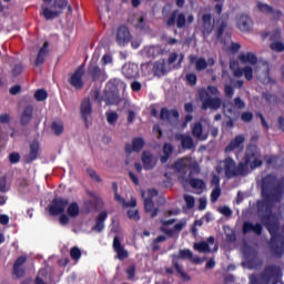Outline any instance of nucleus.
Here are the masks:
<instances>
[{"instance_id":"1","label":"nucleus","mask_w":284,"mask_h":284,"mask_svg":"<svg viewBox=\"0 0 284 284\" xmlns=\"http://www.w3.org/2000/svg\"><path fill=\"white\" fill-rule=\"evenodd\" d=\"M257 212L261 223L271 234V252L281 258L284 254V235L278 233V217L272 212V205L263 201L257 202Z\"/></svg>"},{"instance_id":"2","label":"nucleus","mask_w":284,"mask_h":284,"mask_svg":"<svg viewBox=\"0 0 284 284\" xmlns=\"http://www.w3.org/2000/svg\"><path fill=\"white\" fill-rule=\"evenodd\" d=\"M262 196L271 203H281L284 196V181L268 173L261 180Z\"/></svg>"},{"instance_id":"3","label":"nucleus","mask_w":284,"mask_h":284,"mask_svg":"<svg viewBox=\"0 0 284 284\" xmlns=\"http://www.w3.org/2000/svg\"><path fill=\"white\" fill-rule=\"evenodd\" d=\"M263 166V155L261 149L255 144H248L246 146L243 161L240 162V170L244 172V176H247L252 171Z\"/></svg>"},{"instance_id":"4","label":"nucleus","mask_w":284,"mask_h":284,"mask_svg":"<svg viewBox=\"0 0 284 284\" xmlns=\"http://www.w3.org/2000/svg\"><path fill=\"white\" fill-rule=\"evenodd\" d=\"M281 278H283V270L275 264L266 265L260 275L248 276L250 284H278Z\"/></svg>"},{"instance_id":"5","label":"nucleus","mask_w":284,"mask_h":284,"mask_svg":"<svg viewBox=\"0 0 284 284\" xmlns=\"http://www.w3.org/2000/svg\"><path fill=\"white\" fill-rule=\"evenodd\" d=\"M123 85V82L119 79H112L106 83L103 95L101 92L95 91V101H104L105 105H119L121 103V95L119 94V87Z\"/></svg>"},{"instance_id":"6","label":"nucleus","mask_w":284,"mask_h":284,"mask_svg":"<svg viewBox=\"0 0 284 284\" xmlns=\"http://www.w3.org/2000/svg\"><path fill=\"white\" fill-rule=\"evenodd\" d=\"M68 10L69 14H72V6L69 4L68 0H53L51 8L45 7L42 4V12L41 14L47 21H52L63 14V11Z\"/></svg>"},{"instance_id":"7","label":"nucleus","mask_w":284,"mask_h":284,"mask_svg":"<svg viewBox=\"0 0 284 284\" xmlns=\"http://www.w3.org/2000/svg\"><path fill=\"white\" fill-rule=\"evenodd\" d=\"M199 99L202 102L201 110H220L223 105L221 98H212L205 89L199 91Z\"/></svg>"},{"instance_id":"8","label":"nucleus","mask_w":284,"mask_h":284,"mask_svg":"<svg viewBox=\"0 0 284 284\" xmlns=\"http://www.w3.org/2000/svg\"><path fill=\"white\" fill-rule=\"evenodd\" d=\"M194 23V16L190 14L187 16V19L185 18V13H179V10L172 11L170 17L166 20L168 28H179V30L183 29L185 27V23Z\"/></svg>"},{"instance_id":"9","label":"nucleus","mask_w":284,"mask_h":284,"mask_svg":"<svg viewBox=\"0 0 284 284\" xmlns=\"http://www.w3.org/2000/svg\"><path fill=\"white\" fill-rule=\"evenodd\" d=\"M224 171L227 179H234V176H245L244 171L241 170V162L237 163L231 156L224 159Z\"/></svg>"},{"instance_id":"10","label":"nucleus","mask_w":284,"mask_h":284,"mask_svg":"<svg viewBox=\"0 0 284 284\" xmlns=\"http://www.w3.org/2000/svg\"><path fill=\"white\" fill-rule=\"evenodd\" d=\"M154 196H159V191L156 189L148 190V197L144 199V210L151 213V219H155L159 215V207H154Z\"/></svg>"},{"instance_id":"11","label":"nucleus","mask_w":284,"mask_h":284,"mask_svg":"<svg viewBox=\"0 0 284 284\" xmlns=\"http://www.w3.org/2000/svg\"><path fill=\"white\" fill-rule=\"evenodd\" d=\"M85 74V69L83 64L80 65L69 78V83L74 90H83L85 83L83 82V75Z\"/></svg>"},{"instance_id":"12","label":"nucleus","mask_w":284,"mask_h":284,"mask_svg":"<svg viewBox=\"0 0 284 284\" xmlns=\"http://www.w3.org/2000/svg\"><path fill=\"white\" fill-rule=\"evenodd\" d=\"M69 204V200L54 197L49 206V214H51V216H59V214H63V212H65V207H68Z\"/></svg>"},{"instance_id":"13","label":"nucleus","mask_w":284,"mask_h":284,"mask_svg":"<svg viewBox=\"0 0 284 284\" xmlns=\"http://www.w3.org/2000/svg\"><path fill=\"white\" fill-rule=\"evenodd\" d=\"M243 255L247 265L251 267H258V265H261V262L258 263V252L256 248L245 245L243 248Z\"/></svg>"},{"instance_id":"14","label":"nucleus","mask_w":284,"mask_h":284,"mask_svg":"<svg viewBox=\"0 0 284 284\" xmlns=\"http://www.w3.org/2000/svg\"><path fill=\"white\" fill-rule=\"evenodd\" d=\"M80 114L81 119L85 124V128H90L89 119L92 116V102H90V98H85L82 100L80 105Z\"/></svg>"},{"instance_id":"15","label":"nucleus","mask_w":284,"mask_h":284,"mask_svg":"<svg viewBox=\"0 0 284 284\" xmlns=\"http://www.w3.org/2000/svg\"><path fill=\"white\" fill-rule=\"evenodd\" d=\"M89 196H91L90 201L85 202V209L88 210V212H97L99 210H103V207H105V203L103 202V199H101L100 195L91 192L89 193Z\"/></svg>"},{"instance_id":"16","label":"nucleus","mask_w":284,"mask_h":284,"mask_svg":"<svg viewBox=\"0 0 284 284\" xmlns=\"http://www.w3.org/2000/svg\"><path fill=\"white\" fill-rule=\"evenodd\" d=\"M131 34L130 29L125 27V24H122L118 28L116 34H115V41L120 48H123L130 43Z\"/></svg>"},{"instance_id":"17","label":"nucleus","mask_w":284,"mask_h":284,"mask_svg":"<svg viewBox=\"0 0 284 284\" xmlns=\"http://www.w3.org/2000/svg\"><path fill=\"white\" fill-rule=\"evenodd\" d=\"M256 74L262 77L263 83H270L272 78L270 77V63L267 61H260L255 68Z\"/></svg>"},{"instance_id":"18","label":"nucleus","mask_w":284,"mask_h":284,"mask_svg":"<svg viewBox=\"0 0 284 284\" xmlns=\"http://www.w3.org/2000/svg\"><path fill=\"white\" fill-rule=\"evenodd\" d=\"M28 257L26 255H21L14 261L12 273L16 278H23V276H26V268H23V265H26Z\"/></svg>"},{"instance_id":"19","label":"nucleus","mask_w":284,"mask_h":284,"mask_svg":"<svg viewBox=\"0 0 284 284\" xmlns=\"http://www.w3.org/2000/svg\"><path fill=\"white\" fill-rule=\"evenodd\" d=\"M113 252H115L119 261H125V258L130 256V253L128 250H125V246L121 244V239H119V236H114L113 239Z\"/></svg>"},{"instance_id":"20","label":"nucleus","mask_w":284,"mask_h":284,"mask_svg":"<svg viewBox=\"0 0 284 284\" xmlns=\"http://www.w3.org/2000/svg\"><path fill=\"white\" fill-rule=\"evenodd\" d=\"M214 31V21L212 22V14L204 13L202 16V34L205 39Z\"/></svg>"},{"instance_id":"21","label":"nucleus","mask_w":284,"mask_h":284,"mask_svg":"<svg viewBox=\"0 0 284 284\" xmlns=\"http://www.w3.org/2000/svg\"><path fill=\"white\" fill-rule=\"evenodd\" d=\"M88 75L91 77L93 83H97V81H103V79H105V71L100 69L99 65L90 63L88 67Z\"/></svg>"},{"instance_id":"22","label":"nucleus","mask_w":284,"mask_h":284,"mask_svg":"<svg viewBox=\"0 0 284 284\" xmlns=\"http://www.w3.org/2000/svg\"><path fill=\"white\" fill-rule=\"evenodd\" d=\"M256 234V236H261L263 234V225L261 223H252L250 221H245L242 224V234Z\"/></svg>"},{"instance_id":"23","label":"nucleus","mask_w":284,"mask_h":284,"mask_svg":"<svg viewBox=\"0 0 284 284\" xmlns=\"http://www.w3.org/2000/svg\"><path fill=\"white\" fill-rule=\"evenodd\" d=\"M40 150H41V144H39V141L34 140L29 146V154L24 155V162L33 163V161H37V159H39Z\"/></svg>"},{"instance_id":"24","label":"nucleus","mask_w":284,"mask_h":284,"mask_svg":"<svg viewBox=\"0 0 284 284\" xmlns=\"http://www.w3.org/2000/svg\"><path fill=\"white\" fill-rule=\"evenodd\" d=\"M145 148V140L143 138H134L132 144H125L124 150L126 154H132V152H141Z\"/></svg>"},{"instance_id":"25","label":"nucleus","mask_w":284,"mask_h":284,"mask_svg":"<svg viewBox=\"0 0 284 284\" xmlns=\"http://www.w3.org/2000/svg\"><path fill=\"white\" fill-rule=\"evenodd\" d=\"M245 143V135L240 134L236 135L224 149V152L230 153L234 152V150H243V144Z\"/></svg>"},{"instance_id":"26","label":"nucleus","mask_w":284,"mask_h":284,"mask_svg":"<svg viewBox=\"0 0 284 284\" xmlns=\"http://www.w3.org/2000/svg\"><path fill=\"white\" fill-rule=\"evenodd\" d=\"M50 54V42L45 41L43 45L38 51L34 65L39 68V65H43L45 63V58Z\"/></svg>"},{"instance_id":"27","label":"nucleus","mask_w":284,"mask_h":284,"mask_svg":"<svg viewBox=\"0 0 284 284\" xmlns=\"http://www.w3.org/2000/svg\"><path fill=\"white\" fill-rule=\"evenodd\" d=\"M152 70H153L154 77H165V74L170 72V69H168V62L165 61V59H160L155 61Z\"/></svg>"},{"instance_id":"28","label":"nucleus","mask_w":284,"mask_h":284,"mask_svg":"<svg viewBox=\"0 0 284 284\" xmlns=\"http://www.w3.org/2000/svg\"><path fill=\"white\" fill-rule=\"evenodd\" d=\"M233 74L237 79H241V77H244L246 81H252V79H254V69L250 65H246L244 68H236L233 71Z\"/></svg>"},{"instance_id":"29","label":"nucleus","mask_w":284,"mask_h":284,"mask_svg":"<svg viewBox=\"0 0 284 284\" xmlns=\"http://www.w3.org/2000/svg\"><path fill=\"white\" fill-rule=\"evenodd\" d=\"M252 18H250V16L247 14H242L239 18L237 21V28L239 30H241V32H250L252 30Z\"/></svg>"},{"instance_id":"30","label":"nucleus","mask_w":284,"mask_h":284,"mask_svg":"<svg viewBox=\"0 0 284 284\" xmlns=\"http://www.w3.org/2000/svg\"><path fill=\"white\" fill-rule=\"evenodd\" d=\"M122 73L126 79H136V77H139V65L128 63L122 68Z\"/></svg>"},{"instance_id":"31","label":"nucleus","mask_w":284,"mask_h":284,"mask_svg":"<svg viewBox=\"0 0 284 284\" xmlns=\"http://www.w3.org/2000/svg\"><path fill=\"white\" fill-rule=\"evenodd\" d=\"M176 141H181V146L183 150H194V139L190 135L183 133L175 135Z\"/></svg>"},{"instance_id":"32","label":"nucleus","mask_w":284,"mask_h":284,"mask_svg":"<svg viewBox=\"0 0 284 284\" xmlns=\"http://www.w3.org/2000/svg\"><path fill=\"white\" fill-rule=\"evenodd\" d=\"M105 221H108V211H102L95 219V224L92 227L94 232L101 233L105 230Z\"/></svg>"},{"instance_id":"33","label":"nucleus","mask_w":284,"mask_h":284,"mask_svg":"<svg viewBox=\"0 0 284 284\" xmlns=\"http://www.w3.org/2000/svg\"><path fill=\"white\" fill-rule=\"evenodd\" d=\"M142 163L144 170H154L156 162L154 161V155L150 151H144L142 153Z\"/></svg>"},{"instance_id":"34","label":"nucleus","mask_w":284,"mask_h":284,"mask_svg":"<svg viewBox=\"0 0 284 284\" xmlns=\"http://www.w3.org/2000/svg\"><path fill=\"white\" fill-rule=\"evenodd\" d=\"M33 114H34V108L32 105H27L21 113V118H20L21 125H28V123L32 121Z\"/></svg>"},{"instance_id":"35","label":"nucleus","mask_w":284,"mask_h":284,"mask_svg":"<svg viewBox=\"0 0 284 284\" xmlns=\"http://www.w3.org/2000/svg\"><path fill=\"white\" fill-rule=\"evenodd\" d=\"M192 135L199 141H207V135H203V124L201 122H195L192 126Z\"/></svg>"},{"instance_id":"36","label":"nucleus","mask_w":284,"mask_h":284,"mask_svg":"<svg viewBox=\"0 0 284 284\" xmlns=\"http://www.w3.org/2000/svg\"><path fill=\"white\" fill-rule=\"evenodd\" d=\"M239 61H241L243 64L250 63L251 65H256L258 63V58L256 57V54L247 52L241 53L239 55Z\"/></svg>"},{"instance_id":"37","label":"nucleus","mask_w":284,"mask_h":284,"mask_svg":"<svg viewBox=\"0 0 284 284\" xmlns=\"http://www.w3.org/2000/svg\"><path fill=\"white\" fill-rule=\"evenodd\" d=\"M162 151L163 155L160 158V161L161 163H168L170 156H172V153L174 152V146L170 143H164Z\"/></svg>"},{"instance_id":"38","label":"nucleus","mask_w":284,"mask_h":284,"mask_svg":"<svg viewBox=\"0 0 284 284\" xmlns=\"http://www.w3.org/2000/svg\"><path fill=\"white\" fill-rule=\"evenodd\" d=\"M67 214L72 219H77V216H79V204L77 202H72L71 204H69L67 209Z\"/></svg>"},{"instance_id":"39","label":"nucleus","mask_w":284,"mask_h":284,"mask_svg":"<svg viewBox=\"0 0 284 284\" xmlns=\"http://www.w3.org/2000/svg\"><path fill=\"white\" fill-rule=\"evenodd\" d=\"M51 130L53 132V134H55V136H61V134H63V130H65V128L63 126V123L60 122H52L51 123Z\"/></svg>"},{"instance_id":"40","label":"nucleus","mask_w":284,"mask_h":284,"mask_svg":"<svg viewBox=\"0 0 284 284\" xmlns=\"http://www.w3.org/2000/svg\"><path fill=\"white\" fill-rule=\"evenodd\" d=\"M193 250H196V252H202L203 254H207L211 252L210 244H207V242L194 243Z\"/></svg>"},{"instance_id":"41","label":"nucleus","mask_w":284,"mask_h":284,"mask_svg":"<svg viewBox=\"0 0 284 284\" xmlns=\"http://www.w3.org/2000/svg\"><path fill=\"white\" fill-rule=\"evenodd\" d=\"M165 241H168L165 235H159L155 240H153L151 244L152 252H159V250H161V245H159V243H165Z\"/></svg>"},{"instance_id":"42","label":"nucleus","mask_w":284,"mask_h":284,"mask_svg":"<svg viewBox=\"0 0 284 284\" xmlns=\"http://www.w3.org/2000/svg\"><path fill=\"white\" fill-rule=\"evenodd\" d=\"M105 116L110 125H116V122L119 121V113H116V111H108Z\"/></svg>"},{"instance_id":"43","label":"nucleus","mask_w":284,"mask_h":284,"mask_svg":"<svg viewBox=\"0 0 284 284\" xmlns=\"http://www.w3.org/2000/svg\"><path fill=\"white\" fill-rule=\"evenodd\" d=\"M189 183L194 190H205V181L201 179H191Z\"/></svg>"},{"instance_id":"44","label":"nucleus","mask_w":284,"mask_h":284,"mask_svg":"<svg viewBox=\"0 0 284 284\" xmlns=\"http://www.w3.org/2000/svg\"><path fill=\"white\" fill-rule=\"evenodd\" d=\"M173 267L175 268V271L178 272V274H180L181 278L184 281H191L190 275H187V273H185L183 271V266L179 265V262L173 261Z\"/></svg>"},{"instance_id":"45","label":"nucleus","mask_w":284,"mask_h":284,"mask_svg":"<svg viewBox=\"0 0 284 284\" xmlns=\"http://www.w3.org/2000/svg\"><path fill=\"white\" fill-rule=\"evenodd\" d=\"M195 70L197 72H203V70H207V61L205 58H200L195 61Z\"/></svg>"},{"instance_id":"46","label":"nucleus","mask_w":284,"mask_h":284,"mask_svg":"<svg viewBox=\"0 0 284 284\" xmlns=\"http://www.w3.org/2000/svg\"><path fill=\"white\" fill-rule=\"evenodd\" d=\"M36 101H45L48 99V91L45 89H38L34 93Z\"/></svg>"},{"instance_id":"47","label":"nucleus","mask_w":284,"mask_h":284,"mask_svg":"<svg viewBox=\"0 0 284 284\" xmlns=\"http://www.w3.org/2000/svg\"><path fill=\"white\" fill-rule=\"evenodd\" d=\"M270 48L273 52H284V43L281 41H273Z\"/></svg>"},{"instance_id":"48","label":"nucleus","mask_w":284,"mask_h":284,"mask_svg":"<svg viewBox=\"0 0 284 284\" xmlns=\"http://www.w3.org/2000/svg\"><path fill=\"white\" fill-rule=\"evenodd\" d=\"M227 28V22L222 21L219 26H217V30L215 32V37L216 39H222L223 33L225 32V29Z\"/></svg>"},{"instance_id":"49","label":"nucleus","mask_w":284,"mask_h":284,"mask_svg":"<svg viewBox=\"0 0 284 284\" xmlns=\"http://www.w3.org/2000/svg\"><path fill=\"white\" fill-rule=\"evenodd\" d=\"M193 256L192 251L190 250H180L178 258H182L184 261H191Z\"/></svg>"},{"instance_id":"50","label":"nucleus","mask_w":284,"mask_h":284,"mask_svg":"<svg viewBox=\"0 0 284 284\" xmlns=\"http://www.w3.org/2000/svg\"><path fill=\"white\" fill-rule=\"evenodd\" d=\"M257 9L260 10V12H266V14L274 12V8H272L270 4L262 2L257 3Z\"/></svg>"},{"instance_id":"51","label":"nucleus","mask_w":284,"mask_h":284,"mask_svg":"<svg viewBox=\"0 0 284 284\" xmlns=\"http://www.w3.org/2000/svg\"><path fill=\"white\" fill-rule=\"evenodd\" d=\"M70 256L73 261H79V258H81V248L77 246L71 247Z\"/></svg>"},{"instance_id":"52","label":"nucleus","mask_w":284,"mask_h":284,"mask_svg":"<svg viewBox=\"0 0 284 284\" xmlns=\"http://www.w3.org/2000/svg\"><path fill=\"white\" fill-rule=\"evenodd\" d=\"M263 97L267 103H278V97L276 94L264 93Z\"/></svg>"},{"instance_id":"53","label":"nucleus","mask_w":284,"mask_h":284,"mask_svg":"<svg viewBox=\"0 0 284 284\" xmlns=\"http://www.w3.org/2000/svg\"><path fill=\"white\" fill-rule=\"evenodd\" d=\"M220 196H221V187L213 189V191L211 192V202L216 203Z\"/></svg>"},{"instance_id":"54","label":"nucleus","mask_w":284,"mask_h":284,"mask_svg":"<svg viewBox=\"0 0 284 284\" xmlns=\"http://www.w3.org/2000/svg\"><path fill=\"white\" fill-rule=\"evenodd\" d=\"M241 119L244 123H250L254 119V114L250 111H245L241 114Z\"/></svg>"},{"instance_id":"55","label":"nucleus","mask_w":284,"mask_h":284,"mask_svg":"<svg viewBox=\"0 0 284 284\" xmlns=\"http://www.w3.org/2000/svg\"><path fill=\"white\" fill-rule=\"evenodd\" d=\"M264 160L266 165H276L278 163V156L276 155H266Z\"/></svg>"},{"instance_id":"56","label":"nucleus","mask_w":284,"mask_h":284,"mask_svg":"<svg viewBox=\"0 0 284 284\" xmlns=\"http://www.w3.org/2000/svg\"><path fill=\"white\" fill-rule=\"evenodd\" d=\"M87 174H89V176L93 179V181H95L97 183H101V176H99L94 169H88Z\"/></svg>"},{"instance_id":"57","label":"nucleus","mask_w":284,"mask_h":284,"mask_svg":"<svg viewBox=\"0 0 284 284\" xmlns=\"http://www.w3.org/2000/svg\"><path fill=\"white\" fill-rule=\"evenodd\" d=\"M186 82L189 83V85H196V73H189L185 75Z\"/></svg>"},{"instance_id":"58","label":"nucleus","mask_w":284,"mask_h":284,"mask_svg":"<svg viewBox=\"0 0 284 284\" xmlns=\"http://www.w3.org/2000/svg\"><path fill=\"white\" fill-rule=\"evenodd\" d=\"M161 121H170V110L168 108H162L160 111Z\"/></svg>"},{"instance_id":"59","label":"nucleus","mask_w":284,"mask_h":284,"mask_svg":"<svg viewBox=\"0 0 284 284\" xmlns=\"http://www.w3.org/2000/svg\"><path fill=\"white\" fill-rule=\"evenodd\" d=\"M23 72V64H16L11 71L12 77H19Z\"/></svg>"},{"instance_id":"60","label":"nucleus","mask_w":284,"mask_h":284,"mask_svg":"<svg viewBox=\"0 0 284 284\" xmlns=\"http://www.w3.org/2000/svg\"><path fill=\"white\" fill-rule=\"evenodd\" d=\"M19 161H21V155L17 152H13L11 154H9V162L12 164H17L19 163Z\"/></svg>"},{"instance_id":"61","label":"nucleus","mask_w":284,"mask_h":284,"mask_svg":"<svg viewBox=\"0 0 284 284\" xmlns=\"http://www.w3.org/2000/svg\"><path fill=\"white\" fill-rule=\"evenodd\" d=\"M184 201L186 203V207H189V210H192V207H194V196L192 195H184Z\"/></svg>"},{"instance_id":"62","label":"nucleus","mask_w":284,"mask_h":284,"mask_svg":"<svg viewBox=\"0 0 284 284\" xmlns=\"http://www.w3.org/2000/svg\"><path fill=\"white\" fill-rule=\"evenodd\" d=\"M128 216L129 219H132L133 221H141V216L139 215V211L138 210H129L128 211Z\"/></svg>"},{"instance_id":"63","label":"nucleus","mask_w":284,"mask_h":284,"mask_svg":"<svg viewBox=\"0 0 284 284\" xmlns=\"http://www.w3.org/2000/svg\"><path fill=\"white\" fill-rule=\"evenodd\" d=\"M206 92H209V97H211L210 94H212L215 98H219V88L214 87V85H209L206 89Z\"/></svg>"},{"instance_id":"64","label":"nucleus","mask_w":284,"mask_h":284,"mask_svg":"<svg viewBox=\"0 0 284 284\" xmlns=\"http://www.w3.org/2000/svg\"><path fill=\"white\" fill-rule=\"evenodd\" d=\"M220 214H223V216L230 217L232 216V209L229 206H222L219 209Z\"/></svg>"}]
</instances>
